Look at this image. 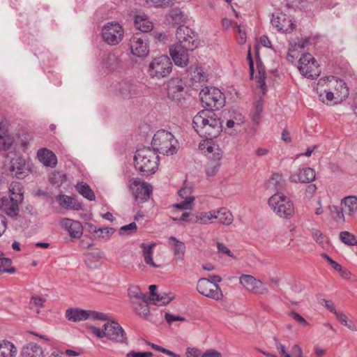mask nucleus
<instances>
[{
    "mask_svg": "<svg viewBox=\"0 0 357 357\" xmlns=\"http://www.w3.org/2000/svg\"><path fill=\"white\" fill-rule=\"evenodd\" d=\"M195 45L188 43L185 45L176 44L169 48L170 55L175 64L179 66H185L188 63V52L195 50Z\"/></svg>",
    "mask_w": 357,
    "mask_h": 357,
    "instance_id": "12",
    "label": "nucleus"
},
{
    "mask_svg": "<svg viewBox=\"0 0 357 357\" xmlns=\"http://www.w3.org/2000/svg\"><path fill=\"white\" fill-rule=\"evenodd\" d=\"M214 219H218L219 222L224 225H229L233 222V215L231 213L225 208L219 210H214Z\"/></svg>",
    "mask_w": 357,
    "mask_h": 357,
    "instance_id": "34",
    "label": "nucleus"
},
{
    "mask_svg": "<svg viewBox=\"0 0 357 357\" xmlns=\"http://www.w3.org/2000/svg\"><path fill=\"white\" fill-rule=\"evenodd\" d=\"M169 243L173 246L174 258L176 260H183L185 250V244L174 236L169 237Z\"/></svg>",
    "mask_w": 357,
    "mask_h": 357,
    "instance_id": "32",
    "label": "nucleus"
},
{
    "mask_svg": "<svg viewBox=\"0 0 357 357\" xmlns=\"http://www.w3.org/2000/svg\"><path fill=\"white\" fill-rule=\"evenodd\" d=\"M283 185V181L282 176L278 174H273L268 181V186L274 187L277 191L282 189Z\"/></svg>",
    "mask_w": 357,
    "mask_h": 357,
    "instance_id": "48",
    "label": "nucleus"
},
{
    "mask_svg": "<svg viewBox=\"0 0 357 357\" xmlns=\"http://www.w3.org/2000/svg\"><path fill=\"white\" fill-rule=\"evenodd\" d=\"M311 234H312L314 240L317 243H319L321 247L324 248L326 243V238L324 236L323 233L317 229H312L311 230Z\"/></svg>",
    "mask_w": 357,
    "mask_h": 357,
    "instance_id": "54",
    "label": "nucleus"
},
{
    "mask_svg": "<svg viewBox=\"0 0 357 357\" xmlns=\"http://www.w3.org/2000/svg\"><path fill=\"white\" fill-rule=\"evenodd\" d=\"M206 149L205 152L211 154L208 156V162L206 167V174L208 176H213L216 174L221 166V160L223 157V151L220 149L218 145L206 144L202 149Z\"/></svg>",
    "mask_w": 357,
    "mask_h": 357,
    "instance_id": "8",
    "label": "nucleus"
},
{
    "mask_svg": "<svg viewBox=\"0 0 357 357\" xmlns=\"http://www.w3.org/2000/svg\"><path fill=\"white\" fill-rule=\"evenodd\" d=\"M137 227L135 222H131L127 225H124L119 229V235H131L136 232Z\"/></svg>",
    "mask_w": 357,
    "mask_h": 357,
    "instance_id": "53",
    "label": "nucleus"
},
{
    "mask_svg": "<svg viewBox=\"0 0 357 357\" xmlns=\"http://www.w3.org/2000/svg\"><path fill=\"white\" fill-rule=\"evenodd\" d=\"M271 23L279 31L290 33L294 29V24L286 14L275 12L272 15Z\"/></svg>",
    "mask_w": 357,
    "mask_h": 357,
    "instance_id": "18",
    "label": "nucleus"
},
{
    "mask_svg": "<svg viewBox=\"0 0 357 357\" xmlns=\"http://www.w3.org/2000/svg\"><path fill=\"white\" fill-rule=\"evenodd\" d=\"M135 26L143 33L151 31L153 25L146 15H138L135 17Z\"/></svg>",
    "mask_w": 357,
    "mask_h": 357,
    "instance_id": "28",
    "label": "nucleus"
},
{
    "mask_svg": "<svg viewBox=\"0 0 357 357\" xmlns=\"http://www.w3.org/2000/svg\"><path fill=\"white\" fill-rule=\"evenodd\" d=\"M257 68L258 70V77H257V86L260 88L263 92L265 93L266 91V70L264 64L261 61H257Z\"/></svg>",
    "mask_w": 357,
    "mask_h": 357,
    "instance_id": "41",
    "label": "nucleus"
},
{
    "mask_svg": "<svg viewBox=\"0 0 357 357\" xmlns=\"http://www.w3.org/2000/svg\"><path fill=\"white\" fill-rule=\"evenodd\" d=\"M315 179V172L310 167L299 169L298 172L291 175L289 180L293 183H310Z\"/></svg>",
    "mask_w": 357,
    "mask_h": 357,
    "instance_id": "24",
    "label": "nucleus"
},
{
    "mask_svg": "<svg viewBox=\"0 0 357 357\" xmlns=\"http://www.w3.org/2000/svg\"><path fill=\"white\" fill-rule=\"evenodd\" d=\"M157 286L151 284L149 286L150 301L154 305H164L169 303L174 298V295L172 292L160 291L156 292Z\"/></svg>",
    "mask_w": 357,
    "mask_h": 357,
    "instance_id": "21",
    "label": "nucleus"
},
{
    "mask_svg": "<svg viewBox=\"0 0 357 357\" xmlns=\"http://www.w3.org/2000/svg\"><path fill=\"white\" fill-rule=\"evenodd\" d=\"M45 302V298L38 296H31L29 302L30 308L33 309L34 307H43Z\"/></svg>",
    "mask_w": 357,
    "mask_h": 357,
    "instance_id": "57",
    "label": "nucleus"
},
{
    "mask_svg": "<svg viewBox=\"0 0 357 357\" xmlns=\"http://www.w3.org/2000/svg\"><path fill=\"white\" fill-rule=\"evenodd\" d=\"M186 92L183 82L178 78H173L167 84V97L179 106H183L185 100Z\"/></svg>",
    "mask_w": 357,
    "mask_h": 357,
    "instance_id": "10",
    "label": "nucleus"
},
{
    "mask_svg": "<svg viewBox=\"0 0 357 357\" xmlns=\"http://www.w3.org/2000/svg\"><path fill=\"white\" fill-rule=\"evenodd\" d=\"M289 316L301 326H308L307 321L298 313L293 311L289 313Z\"/></svg>",
    "mask_w": 357,
    "mask_h": 357,
    "instance_id": "60",
    "label": "nucleus"
},
{
    "mask_svg": "<svg viewBox=\"0 0 357 357\" xmlns=\"http://www.w3.org/2000/svg\"><path fill=\"white\" fill-rule=\"evenodd\" d=\"M14 142L13 136L10 134L0 135V150H8Z\"/></svg>",
    "mask_w": 357,
    "mask_h": 357,
    "instance_id": "45",
    "label": "nucleus"
},
{
    "mask_svg": "<svg viewBox=\"0 0 357 357\" xmlns=\"http://www.w3.org/2000/svg\"><path fill=\"white\" fill-rule=\"evenodd\" d=\"M185 17L183 12L177 8L172 9L168 15L167 20L169 23L179 24L184 22Z\"/></svg>",
    "mask_w": 357,
    "mask_h": 357,
    "instance_id": "42",
    "label": "nucleus"
},
{
    "mask_svg": "<svg viewBox=\"0 0 357 357\" xmlns=\"http://www.w3.org/2000/svg\"><path fill=\"white\" fill-rule=\"evenodd\" d=\"M342 204L344 206V213L351 216L357 210V197L355 196H348L342 200Z\"/></svg>",
    "mask_w": 357,
    "mask_h": 357,
    "instance_id": "38",
    "label": "nucleus"
},
{
    "mask_svg": "<svg viewBox=\"0 0 357 357\" xmlns=\"http://www.w3.org/2000/svg\"><path fill=\"white\" fill-rule=\"evenodd\" d=\"M104 65L110 70L118 69L121 66V59L120 56L114 53L107 54L104 59Z\"/></svg>",
    "mask_w": 357,
    "mask_h": 357,
    "instance_id": "39",
    "label": "nucleus"
},
{
    "mask_svg": "<svg viewBox=\"0 0 357 357\" xmlns=\"http://www.w3.org/2000/svg\"><path fill=\"white\" fill-rule=\"evenodd\" d=\"M149 301H151L150 297L147 296L144 299H141L140 301L132 303V307L138 315L143 318H147L150 314V309L148 305Z\"/></svg>",
    "mask_w": 357,
    "mask_h": 357,
    "instance_id": "30",
    "label": "nucleus"
},
{
    "mask_svg": "<svg viewBox=\"0 0 357 357\" xmlns=\"http://www.w3.org/2000/svg\"><path fill=\"white\" fill-rule=\"evenodd\" d=\"M274 341H275V348L279 352V354L282 356V357H287V356H291L287 351H286V349H285V347L284 345H283L282 344H281L278 340L275 337L274 338Z\"/></svg>",
    "mask_w": 357,
    "mask_h": 357,
    "instance_id": "59",
    "label": "nucleus"
},
{
    "mask_svg": "<svg viewBox=\"0 0 357 357\" xmlns=\"http://www.w3.org/2000/svg\"><path fill=\"white\" fill-rule=\"evenodd\" d=\"M22 357H43L42 348L36 344L30 343L24 347L21 352Z\"/></svg>",
    "mask_w": 357,
    "mask_h": 357,
    "instance_id": "33",
    "label": "nucleus"
},
{
    "mask_svg": "<svg viewBox=\"0 0 357 357\" xmlns=\"http://www.w3.org/2000/svg\"><path fill=\"white\" fill-rule=\"evenodd\" d=\"M37 155L39 160L45 166L54 167L57 163V159L55 154L47 149H41L38 150Z\"/></svg>",
    "mask_w": 357,
    "mask_h": 357,
    "instance_id": "27",
    "label": "nucleus"
},
{
    "mask_svg": "<svg viewBox=\"0 0 357 357\" xmlns=\"http://www.w3.org/2000/svg\"><path fill=\"white\" fill-rule=\"evenodd\" d=\"M153 354L151 351L137 352L131 351L128 352L126 357H153Z\"/></svg>",
    "mask_w": 357,
    "mask_h": 357,
    "instance_id": "62",
    "label": "nucleus"
},
{
    "mask_svg": "<svg viewBox=\"0 0 357 357\" xmlns=\"http://www.w3.org/2000/svg\"><path fill=\"white\" fill-rule=\"evenodd\" d=\"M240 283L250 292L255 294H264L268 293L266 285L259 280L255 279L250 275H242Z\"/></svg>",
    "mask_w": 357,
    "mask_h": 357,
    "instance_id": "15",
    "label": "nucleus"
},
{
    "mask_svg": "<svg viewBox=\"0 0 357 357\" xmlns=\"http://www.w3.org/2000/svg\"><path fill=\"white\" fill-rule=\"evenodd\" d=\"M300 73L307 78L315 79L320 74L319 66L316 63V61H312L307 66H298Z\"/></svg>",
    "mask_w": 357,
    "mask_h": 357,
    "instance_id": "31",
    "label": "nucleus"
},
{
    "mask_svg": "<svg viewBox=\"0 0 357 357\" xmlns=\"http://www.w3.org/2000/svg\"><path fill=\"white\" fill-rule=\"evenodd\" d=\"M314 58L309 53H306L302 55L298 61V66H307L312 61H314Z\"/></svg>",
    "mask_w": 357,
    "mask_h": 357,
    "instance_id": "58",
    "label": "nucleus"
},
{
    "mask_svg": "<svg viewBox=\"0 0 357 357\" xmlns=\"http://www.w3.org/2000/svg\"><path fill=\"white\" fill-rule=\"evenodd\" d=\"M136 170L142 176H149L155 172L158 165V155L150 147L138 149L134 157Z\"/></svg>",
    "mask_w": 357,
    "mask_h": 357,
    "instance_id": "2",
    "label": "nucleus"
},
{
    "mask_svg": "<svg viewBox=\"0 0 357 357\" xmlns=\"http://www.w3.org/2000/svg\"><path fill=\"white\" fill-rule=\"evenodd\" d=\"M268 205L280 218L289 219L294 213L292 202L280 192H277L269 198Z\"/></svg>",
    "mask_w": 357,
    "mask_h": 357,
    "instance_id": "4",
    "label": "nucleus"
},
{
    "mask_svg": "<svg viewBox=\"0 0 357 357\" xmlns=\"http://www.w3.org/2000/svg\"><path fill=\"white\" fill-rule=\"evenodd\" d=\"M127 185L136 202L143 203L149 199L153 190L150 184L139 178H132L128 180Z\"/></svg>",
    "mask_w": 357,
    "mask_h": 357,
    "instance_id": "7",
    "label": "nucleus"
},
{
    "mask_svg": "<svg viewBox=\"0 0 357 357\" xmlns=\"http://www.w3.org/2000/svg\"><path fill=\"white\" fill-rule=\"evenodd\" d=\"M172 0H146V3L155 8L165 7L169 4Z\"/></svg>",
    "mask_w": 357,
    "mask_h": 357,
    "instance_id": "61",
    "label": "nucleus"
},
{
    "mask_svg": "<svg viewBox=\"0 0 357 357\" xmlns=\"http://www.w3.org/2000/svg\"><path fill=\"white\" fill-rule=\"evenodd\" d=\"M172 63L165 55L154 58L149 66L148 73L151 77L161 79L168 76L172 72Z\"/></svg>",
    "mask_w": 357,
    "mask_h": 357,
    "instance_id": "6",
    "label": "nucleus"
},
{
    "mask_svg": "<svg viewBox=\"0 0 357 357\" xmlns=\"http://www.w3.org/2000/svg\"><path fill=\"white\" fill-rule=\"evenodd\" d=\"M130 48L133 55L144 57L149 52L146 36L142 33H135L130 40Z\"/></svg>",
    "mask_w": 357,
    "mask_h": 357,
    "instance_id": "14",
    "label": "nucleus"
},
{
    "mask_svg": "<svg viewBox=\"0 0 357 357\" xmlns=\"http://www.w3.org/2000/svg\"><path fill=\"white\" fill-rule=\"evenodd\" d=\"M86 229L89 232L94 234L96 237L99 238L108 239L109 236L113 234L115 229L112 227H102L98 228L96 225L91 223H86Z\"/></svg>",
    "mask_w": 357,
    "mask_h": 357,
    "instance_id": "26",
    "label": "nucleus"
},
{
    "mask_svg": "<svg viewBox=\"0 0 357 357\" xmlns=\"http://www.w3.org/2000/svg\"><path fill=\"white\" fill-rule=\"evenodd\" d=\"M336 317L342 324H344L349 329L351 330L352 331H357L356 325L351 320L348 319L345 314L339 312L337 314Z\"/></svg>",
    "mask_w": 357,
    "mask_h": 357,
    "instance_id": "49",
    "label": "nucleus"
},
{
    "mask_svg": "<svg viewBox=\"0 0 357 357\" xmlns=\"http://www.w3.org/2000/svg\"><path fill=\"white\" fill-rule=\"evenodd\" d=\"M104 40L110 45L119 43L123 36V30L119 23H107L102 30Z\"/></svg>",
    "mask_w": 357,
    "mask_h": 357,
    "instance_id": "13",
    "label": "nucleus"
},
{
    "mask_svg": "<svg viewBox=\"0 0 357 357\" xmlns=\"http://www.w3.org/2000/svg\"><path fill=\"white\" fill-rule=\"evenodd\" d=\"M200 100L206 109L213 111L224 105L223 94L215 87L206 86L199 93Z\"/></svg>",
    "mask_w": 357,
    "mask_h": 357,
    "instance_id": "5",
    "label": "nucleus"
},
{
    "mask_svg": "<svg viewBox=\"0 0 357 357\" xmlns=\"http://www.w3.org/2000/svg\"><path fill=\"white\" fill-rule=\"evenodd\" d=\"M128 296L131 300V303L134 302L140 301L141 299H144L147 296L141 292L138 286H132L128 289Z\"/></svg>",
    "mask_w": 357,
    "mask_h": 357,
    "instance_id": "43",
    "label": "nucleus"
},
{
    "mask_svg": "<svg viewBox=\"0 0 357 357\" xmlns=\"http://www.w3.org/2000/svg\"><path fill=\"white\" fill-rule=\"evenodd\" d=\"M50 181L52 184L59 186L66 181V176L62 172H54L51 176Z\"/></svg>",
    "mask_w": 357,
    "mask_h": 357,
    "instance_id": "51",
    "label": "nucleus"
},
{
    "mask_svg": "<svg viewBox=\"0 0 357 357\" xmlns=\"http://www.w3.org/2000/svg\"><path fill=\"white\" fill-rule=\"evenodd\" d=\"M177 141L174 135L165 130H160L155 132L152 139V150L163 155H171L176 152Z\"/></svg>",
    "mask_w": 357,
    "mask_h": 357,
    "instance_id": "3",
    "label": "nucleus"
},
{
    "mask_svg": "<svg viewBox=\"0 0 357 357\" xmlns=\"http://www.w3.org/2000/svg\"><path fill=\"white\" fill-rule=\"evenodd\" d=\"M155 246V243L151 244H146V243H142L141 248H142V255L144 257V261L146 264L154 267L158 268L159 267L158 265H157L153 260V250L154 247Z\"/></svg>",
    "mask_w": 357,
    "mask_h": 357,
    "instance_id": "35",
    "label": "nucleus"
},
{
    "mask_svg": "<svg viewBox=\"0 0 357 357\" xmlns=\"http://www.w3.org/2000/svg\"><path fill=\"white\" fill-rule=\"evenodd\" d=\"M11 264L10 259L3 256L0 257V273H14L16 270L14 267L10 266Z\"/></svg>",
    "mask_w": 357,
    "mask_h": 357,
    "instance_id": "44",
    "label": "nucleus"
},
{
    "mask_svg": "<svg viewBox=\"0 0 357 357\" xmlns=\"http://www.w3.org/2000/svg\"><path fill=\"white\" fill-rule=\"evenodd\" d=\"M215 213L213 211L200 213L195 216V219L193 220L195 222L200 224H207L209 220L214 219Z\"/></svg>",
    "mask_w": 357,
    "mask_h": 357,
    "instance_id": "47",
    "label": "nucleus"
},
{
    "mask_svg": "<svg viewBox=\"0 0 357 357\" xmlns=\"http://www.w3.org/2000/svg\"><path fill=\"white\" fill-rule=\"evenodd\" d=\"M61 225L68 231L71 238H78L83 234V227L79 221L63 218L61 221Z\"/></svg>",
    "mask_w": 357,
    "mask_h": 357,
    "instance_id": "22",
    "label": "nucleus"
},
{
    "mask_svg": "<svg viewBox=\"0 0 357 357\" xmlns=\"http://www.w3.org/2000/svg\"><path fill=\"white\" fill-rule=\"evenodd\" d=\"M116 95L124 100L134 98L139 93L138 86L130 80L123 79L116 86Z\"/></svg>",
    "mask_w": 357,
    "mask_h": 357,
    "instance_id": "16",
    "label": "nucleus"
},
{
    "mask_svg": "<svg viewBox=\"0 0 357 357\" xmlns=\"http://www.w3.org/2000/svg\"><path fill=\"white\" fill-rule=\"evenodd\" d=\"M25 169V161L22 157H15L10 160V171L18 178H22Z\"/></svg>",
    "mask_w": 357,
    "mask_h": 357,
    "instance_id": "29",
    "label": "nucleus"
},
{
    "mask_svg": "<svg viewBox=\"0 0 357 357\" xmlns=\"http://www.w3.org/2000/svg\"><path fill=\"white\" fill-rule=\"evenodd\" d=\"M217 248L219 253L226 255L230 257L235 258L230 250L222 243H217Z\"/></svg>",
    "mask_w": 357,
    "mask_h": 357,
    "instance_id": "63",
    "label": "nucleus"
},
{
    "mask_svg": "<svg viewBox=\"0 0 357 357\" xmlns=\"http://www.w3.org/2000/svg\"><path fill=\"white\" fill-rule=\"evenodd\" d=\"M194 200L195 199L193 197H187L184 201L174 204V206L181 210L190 209L192 208Z\"/></svg>",
    "mask_w": 357,
    "mask_h": 357,
    "instance_id": "56",
    "label": "nucleus"
},
{
    "mask_svg": "<svg viewBox=\"0 0 357 357\" xmlns=\"http://www.w3.org/2000/svg\"><path fill=\"white\" fill-rule=\"evenodd\" d=\"M197 289L200 294L215 301H220L223 298V294L219 285L205 278H200L197 281Z\"/></svg>",
    "mask_w": 357,
    "mask_h": 357,
    "instance_id": "11",
    "label": "nucleus"
},
{
    "mask_svg": "<svg viewBox=\"0 0 357 357\" xmlns=\"http://www.w3.org/2000/svg\"><path fill=\"white\" fill-rule=\"evenodd\" d=\"M328 89H325L324 91V92L320 93L319 98H320V99L321 100V101L323 102H325L326 101L331 102V101H333V100H334V102H335L336 94H335V93H334L331 89V88H330L328 84Z\"/></svg>",
    "mask_w": 357,
    "mask_h": 357,
    "instance_id": "50",
    "label": "nucleus"
},
{
    "mask_svg": "<svg viewBox=\"0 0 357 357\" xmlns=\"http://www.w3.org/2000/svg\"><path fill=\"white\" fill-rule=\"evenodd\" d=\"M56 201L59 203L60 206L67 209L79 211L82 208L81 203L76 199L66 195H57L56 197Z\"/></svg>",
    "mask_w": 357,
    "mask_h": 357,
    "instance_id": "25",
    "label": "nucleus"
},
{
    "mask_svg": "<svg viewBox=\"0 0 357 357\" xmlns=\"http://www.w3.org/2000/svg\"><path fill=\"white\" fill-rule=\"evenodd\" d=\"M331 214L333 216L335 220L337 221L339 220H344V213L343 208L337 206H329L328 207Z\"/></svg>",
    "mask_w": 357,
    "mask_h": 357,
    "instance_id": "55",
    "label": "nucleus"
},
{
    "mask_svg": "<svg viewBox=\"0 0 357 357\" xmlns=\"http://www.w3.org/2000/svg\"><path fill=\"white\" fill-rule=\"evenodd\" d=\"M263 112V103L261 100L256 102L255 106V112L252 114V121L256 125H258L261 119V115Z\"/></svg>",
    "mask_w": 357,
    "mask_h": 357,
    "instance_id": "52",
    "label": "nucleus"
},
{
    "mask_svg": "<svg viewBox=\"0 0 357 357\" xmlns=\"http://www.w3.org/2000/svg\"><path fill=\"white\" fill-rule=\"evenodd\" d=\"M176 38L178 44L185 45L188 43L194 44L195 48H197L198 43L195 39V32L188 26L181 25L177 28Z\"/></svg>",
    "mask_w": 357,
    "mask_h": 357,
    "instance_id": "19",
    "label": "nucleus"
},
{
    "mask_svg": "<svg viewBox=\"0 0 357 357\" xmlns=\"http://www.w3.org/2000/svg\"><path fill=\"white\" fill-rule=\"evenodd\" d=\"M203 353L198 349L188 347L186 349V355L188 357H202Z\"/></svg>",
    "mask_w": 357,
    "mask_h": 357,
    "instance_id": "64",
    "label": "nucleus"
},
{
    "mask_svg": "<svg viewBox=\"0 0 357 357\" xmlns=\"http://www.w3.org/2000/svg\"><path fill=\"white\" fill-rule=\"evenodd\" d=\"M9 197L13 198L15 202H22L24 199V192L22 185L17 181H13L10 183L9 188Z\"/></svg>",
    "mask_w": 357,
    "mask_h": 357,
    "instance_id": "37",
    "label": "nucleus"
},
{
    "mask_svg": "<svg viewBox=\"0 0 357 357\" xmlns=\"http://www.w3.org/2000/svg\"><path fill=\"white\" fill-rule=\"evenodd\" d=\"M192 126L197 134L206 139V144H214L212 139L219 136L222 130L220 119L213 111L209 109L198 112L192 119Z\"/></svg>",
    "mask_w": 357,
    "mask_h": 357,
    "instance_id": "1",
    "label": "nucleus"
},
{
    "mask_svg": "<svg viewBox=\"0 0 357 357\" xmlns=\"http://www.w3.org/2000/svg\"><path fill=\"white\" fill-rule=\"evenodd\" d=\"M105 337L117 342L123 343L126 340V335L123 328L116 321L105 324Z\"/></svg>",
    "mask_w": 357,
    "mask_h": 357,
    "instance_id": "17",
    "label": "nucleus"
},
{
    "mask_svg": "<svg viewBox=\"0 0 357 357\" xmlns=\"http://www.w3.org/2000/svg\"><path fill=\"white\" fill-rule=\"evenodd\" d=\"M340 238L342 243L347 245H357V239L351 233L344 231L340 234Z\"/></svg>",
    "mask_w": 357,
    "mask_h": 357,
    "instance_id": "46",
    "label": "nucleus"
},
{
    "mask_svg": "<svg viewBox=\"0 0 357 357\" xmlns=\"http://www.w3.org/2000/svg\"><path fill=\"white\" fill-rule=\"evenodd\" d=\"M75 188L79 194L88 200L93 201L96 199L94 192L87 183L84 182L79 183L76 185Z\"/></svg>",
    "mask_w": 357,
    "mask_h": 357,
    "instance_id": "40",
    "label": "nucleus"
},
{
    "mask_svg": "<svg viewBox=\"0 0 357 357\" xmlns=\"http://www.w3.org/2000/svg\"><path fill=\"white\" fill-rule=\"evenodd\" d=\"M66 318L73 321H80L86 319L107 321V314L92 310H85L79 308H70L66 310Z\"/></svg>",
    "mask_w": 357,
    "mask_h": 357,
    "instance_id": "9",
    "label": "nucleus"
},
{
    "mask_svg": "<svg viewBox=\"0 0 357 357\" xmlns=\"http://www.w3.org/2000/svg\"><path fill=\"white\" fill-rule=\"evenodd\" d=\"M22 202H15L13 198L4 197L0 200V208L10 217H16L20 211L19 205Z\"/></svg>",
    "mask_w": 357,
    "mask_h": 357,
    "instance_id": "23",
    "label": "nucleus"
},
{
    "mask_svg": "<svg viewBox=\"0 0 357 357\" xmlns=\"http://www.w3.org/2000/svg\"><path fill=\"white\" fill-rule=\"evenodd\" d=\"M328 85L331 89L336 94L335 102L342 100L348 96L349 90L342 79L331 77L328 81Z\"/></svg>",
    "mask_w": 357,
    "mask_h": 357,
    "instance_id": "20",
    "label": "nucleus"
},
{
    "mask_svg": "<svg viewBox=\"0 0 357 357\" xmlns=\"http://www.w3.org/2000/svg\"><path fill=\"white\" fill-rule=\"evenodd\" d=\"M17 349L15 345L8 341H0V357H15Z\"/></svg>",
    "mask_w": 357,
    "mask_h": 357,
    "instance_id": "36",
    "label": "nucleus"
}]
</instances>
